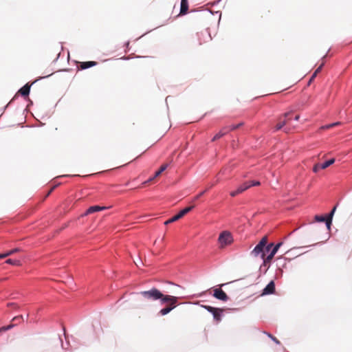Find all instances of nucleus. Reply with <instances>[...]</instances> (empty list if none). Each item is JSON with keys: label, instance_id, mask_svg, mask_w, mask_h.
Returning <instances> with one entry per match:
<instances>
[{"label": "nucleus", "instance_id": "f257e3e1", "mask_svg": "<svg viewBox=\"0 0 352 352\" xmlns=\"http://www.w3.org/2000/svg\"><path fill=\"white\" fill-rule=\"evenodd\" d=\"M272 246L273 243H270L267 245V237L265 236L256 245V247L252 251L251 254L254 256L261 255V257L265 261V258H266L265 252H269Z\"/></svg>", "mask_w": 352, "mask_h": 352}, {"label": "nucleus", "instance_id": "f03ea898", "mask_svg": "<svg viewBox=\"0 0 352 352\" xmlns=\"http://www.w3.org/2000/svg\"><path fill=\"white\" fill-rule=\"evenodd\" d=\"M177 297L170 295H166V296L163 298L162 301L160 303L162 305L166 304V306L164 308L162 309L160 311L159 314L162 316H165L168 314L177 307Z\"/></svg>", "mask_w": 352, "mask_h": 352}, {"label": "nucleus", "instance_id": "7ed1b4c3", "mask_svg": "<svg viewBox=\"0 0 352 352\" xmlns=\"http://www.w3.org/2000/svg\"><path fill=\"white\" fill-rule=\"evenodd\" d=\"M140 294L145 299L153 301L160 300V302L162 301L163 298L166 296V295L163 294L159 289L155 287L148 291H142Z\"/></svg>", "mask_w": 352, "mask_h": 352}, {"label": "nucleus", "instance_id": "20e7f679", "mask_svg": "<svg viewBox=\"0 0 352 352\" xmlns=\"http://www.w3.org/2000/svg\"><path fill=\"white\" fill-rule=\"evenodd\" d=\"M219 243L221 248H223L227 245H229L233 242V237L229 231L225 230L221 232L218 239Z\"/></svg>", "mask_w": 352, "mask_h": 352}, {"label": "nucleus", "instance_id": "39448f33", "mask_svg": "<svg viewBox=\"0 0 352 352\" xmlns=\"http://www.w3.org/2000/svg\"><path fill=\"white\" fill-rule=\"evenodd\" d=\"M293 111H289L284 113L282 116L278 118V123L276 125V130H280L284 126L289 124L292 120V115Z\"/></svg>", "mask_w": 352, "mask_h": 352}, {"label": "nucleus", "instance_id": "423d86ee", "mask_svg": "<svg viewBox=\"0 0 352 352\" xmlns=\"http://www.w3.org/2000/svg\"><path fill=\"white\" fill-rule=\"evenodd\" d=\"M193 208H194L193 206L185 208L184 209L182 210L178 214H177L176 215L173 216L172 218L164 222V224L168 225L169 223H171L176 221H178L179 219L182 218L184 215H186L187 213H188Z\"/></svg>", "mask_w": 352, "mask_h": 352}, {"label": "nucleus", "instance_id": "0eeeda50", "mask_svg": "<svg viewBox=\"0 0 352 352\" xmlns=\"http://www.w3.org/2000/svg\"><path fill=\"white\" fill-rule=\"evenodd\" d=\"M336 208H337V206H335L331 212L329 213V216L327 217H323V216H318V215H316L315 217V219L316 221H319V222H324L325 221L326 223V225L327 226L328 228H330V226L331 224V221H332V217L336 210Z\"/></svg>", "mask_w": 352, "mask_h": 352}, {"label": "nucleus", "instance_id": "6e6552de", "mask_svg": "<svg viewBox=\"0 0 352 352\" xmlns=\"http://www.w3.org/2000/svg\"><path fill=\"white\" fill-rule=\"evenodd\" d=\"M199 36V45H203L204 43H208L212 40V37L210 33L207 31H203L198 33Z\"/></svg>", "mask_w": 352, "mask_h": 352}, {"label": "nucleus", "instance_id": "1a4fd4ad", "mask_svg": "<svg viewBox=\"0 0 352 352\" xmlns=\"http://www.w3.org/2000/svg\"><path fill=\"white\" fill-rule=\"evenodd\" d=\"M250 187H251V185L248 182H245L244 184H243L242 185L239 186L236 190L231 191L230 195V196H232L233 197H236Z\"/></svg>", "mask_w": 352, "mask_h": 352}, {"label": "nucleus", "instance_id": "9d476101", "mask_svg": "<svg viewBox=\"0 0 352 352\" xmlns=\"http://www.w3.org/2000/svg\"><path fill=\"white\" fill-rule=\"evenodd\" d=\"M282 245H283L282 242L277 243L276 245H273L272 248L270 249L271 252H270V254L266 256V258H265V263H270L272 260L273 257L276 254L278 249L280 248V247Z\"/></svg>", "mask_w": 352, "mask_h": 352}, {"label": "nucleus", "instance_id": "9b49d317", "mask_svg": "<svg viewBox=\"0 0 352 352\" xmlns=\"http://www.w3.org/2000/svg\"><path fill=\"white\" fill-rule=\"evenodd\" d=\"M213 296L222 301H227L228 300L227 294L222 289L218 288L214 289Z\"/></svg>", "mask_w": 352, "mask_h": 352}, {"label": "nucleus", "instance_id": "f8f14e48", "mask_svg": "<svg viewBox=\"0 0 352 352\" xmlns=\"http://www.w3.org/2000/svg\"><path fill=\"white\" fill-rule=\"evenodd\" d=\"M275 292V284L274 281H271L263 290L262 295H267L274 294Z\"/></svg>", "mask_w": 352, "mask_h": 352}, {"label": "nucleus", "instance_id": "ddd939ff", "mask_svg": "<svg viewBox=\"0 0 352 352\" xmlns=\"http://www.w3.org/2000/svg\"><path fill=\"white\" fill-rule=\"evenodd\" d=\"M230 131V129H229V127L228 126H224L223 127L219 133H217L214 137L212 139V142H214L216 140H217L218 139L222 138L223 136H224L226 134H227L228 132Z\"/></svg>", "mask_w": 352, "mask_h": 352}, {"label": "nucleus", "instance_id": "4468645a", "mask_svg": "<svg viewBox=\"0 0 352 352\" xmlns=\"http://www.w3.org/2000/svg\"><path fill=\"white\" fill-rule=\"evenodd\" d=\"M104 209H106V207H101V206H93L89 207L85 213L84 214H82V216H87V215H88L89 214H92L94 212H99V211H101V210H104Z\"/></svg>", "mask_w": 352, "mask_h": 352}, {"label": "nucleus", "instance_id": "2eb2a0df", "mask_svg": "<svg viewBox=\"0 0 352 352\" xmlns=\"http://www.w3.org/2000/svg\"><path fill=\"white\" fill-rule=\"evenodd\" d=\"M223 311L224 309H223L216 308L215 311L211 312L216 322H219L221 320V316Z\"/></svg>", "mask_w": 352, "mask_h": 352}, {"label": "nucleus", "instance_id": "dca6fc26", "mask_svg": "<svg viewBox=\"0 0 352 352\" xmlns=\"http://www.w3.org/2000/svg\"><path fill=\"white\" fill-rule=\"evenodd\" d=\"M78 67L81 69H86L87 68L96 66L97 65V62L96 61H87V62H80L79 63Z\"/></svg>", "mask_w": 352, "mask_h": 352}, {"label": "nucleus", "instance_id": "f3484780", "mask_svg": "<svg viewBox=\"0 0 352 352\" xmlns=\"http://www.w3.org/2000/svg\"><path fill=\"white\" fill-rule=\"evenodd\" d=\"M30 87L31 85L27 83L19 90V93L24 97L28 96L30 94Z\"/></svg>", "mask_w": 352, "mask_h": 352}, {"label": "nucleus", "instance_id": "a211bd4d", "mask_svg": "<svg viewBox=\"0 0 352 352\" xmlns=\"http://www.w3.org/2000/svg\"><path fill=\"white\" fill-rule=\"evenodd\" d=\"M188 10V0H182L181 1V8H180V14H186Z\"/></svg>", "mask_w": 352, "mask_h": 352}, {"label": "nucleus", "instance_id": "6ab92c4d", "mask_svg": "<svg viewBox=\"0 0 352 352\" xmlns=\"http://www.w3.org/2000/svg\"><path fill=\"white\" fill-rule=\"evenodd\" d=\"M168 167V164H164L163 165L161 166L160 168L155 173V175L152 178H150L146 182H150L151 181H152L154 178L160 176L162 172H164Z\"/></svg>", "mask_w": 352, "mask_h": 352}, {"label": "nucleus", "instance_id": "aec40b11", "mask_svg": "<svg viewBox=\"0 0 352 352\" xmlns=\"http://www.w3.org/2000/svg\"><path fill=\"white\" fill-rule=\"evenodd\" d=\"M20 251V249L19 248H14V249H12L11 250H9L6 253H3V254H0V259H2V258H6L16 252H18Z\"/></svg>", "mask_w": 352, "mask_h": 352}, {"label": "nucleus", "instance_id": "412c9836", "mask_svg": "<svg viewBox=\"0 0 352 352\" xmlns=\"http://www.w3.org/2000/svg\"><path fill=\"white\" fill-rule=\"evenodd\" d=\"M23 321V317L22 315H19L15 317H14L10 324H16V326L19 325V324L22 323Z\"/></svg>", "mask_w": 352, "mask_h": 352}, {"label": "nucleus", "instance_id": "4be33fe9", "mask_svg": "<svg viewBox=\"0 0 352 352\" xmlns=\"http://www.w3.org/2000/svg\"><path fill=\"white\" fill-rule=\"evenodd\" d=\"M334 162H335V159L332 158L324 163H322L320 168L322 169H325L327 167H329V166H331V164H333Z\"/></svg>", "mask_w": 352, "mask_h": 352}, {"label": "nucleus", "instance_id": "5701e85b", "mask_svg": "<svg viewBox=\"0 0 352 352\" xmlns=\"http://www.w3.org/2000/svg\"><path fill=\"white\" fill-rule=\"evenodd\" d=\"M6 263H8V264L12 265H16V266L21 265V263L20 261L14 260V259H11V258L7 259L6 261Z\"/></svg>", "mask_w": 352, "mask_h": 352}, {"label": "nucleus", "instance_id": "b1692460", "mask_svg": "<svg viewBox=\"0 0 352 352\" xmlns=\"http://www.w3.org/2000/svg\"><path fill=\"white\" fill-rule=\"evenodd\" d=\"M16 324H8L7 326H3V327H1L0 328V333L12 329V328L16 327Z\"/></svg>", "mask_w": 352, "mask_h": 352}, {"label": "nucleus", "instance_id": "393cba45", "mask_svg": "<svg viewBox=\"0 0 352 352\" xmlns=\"http://www.w3.org/2000/svg\"><path fill=\"white\" fill-rule=\"evenodd\" d=\"M340 122H334V123H332V124H327V125H324L323 126L321 127V129H329L330 128H332L335 126H338V125H340Z\"/></svg>", "mask_w": 352, "mask_h": 352}, {"label": "nucleus", "instance_id": "a878e982", "mask_svg": "<svg viewBox=\"0 0 352 352\" xmlns=\"http://www.w3.org/2000/svg\"><path fill=\"white\" fill-rule=\"evenodd\" d=\"M202 307L206 309L210 313L214 312L216 311V307H213L209 305H202Z\"/></svg>", "mask_w": 352, "mask_h": 352}, {"label": "nucleus", "instance_id": "bb28decb", "mask_svg": "<svg viewBox=\"0 0 352 352\" xmlns=\"http://www.w3.org/2000/svg\"><path fill=\"white\" fill-rule=\"evenodd\" d=\"M324 65V63H322L316 70L315 72H314L313 74V77H316L317 76V74L320 72L322 67Z\"/></svg>", "mask_w": 352, "mask_h": 352}, {"label": "nucleus", "instance_id": "cd10ccee", "mask_svg": "<svg viewBox=\"0 0 352 352\" xmlns=\"http://www.w3.org/2000/svg\"><path fill=\"white\" fill-rule=\"evenodd\" d=\"M324 65V63H322L316 70L315 72H314L313 74V77H316L317 76V74L320 72L322 67Z\"/></svg>", "mask_w": 352, "mask_h": 352}, {"label": "nucleus", "instance_id": "c85d7f7f", "mask_svg": "<svg viewBox=\"0 0 352 352\" xmlns=\"http://www.w3.org/2000/svg\"><path fill=\"white\" fill-rule=\"evenodd\" d=\"M241 125H242V123H239V124H236V125L232 124V125L227 126L229 127V129L230 131H233V130L238 129Z\"/></svg>", "mask_w": 352, "mask_h": 352}, {"label": "nucleus", "instance_id": "c756f323", "mask_svg": "<svg viewBox=\"0 0 352 352\" xmlns=\"http://www.w3.org/2000/svg\"><path fill=\"white\" fill-rule=\"evenodd\" d=\"M267 336L273 340L274 341L276 344H280V341L274 336H273L272 334L270 333H267Z\"/></svg>", "mask_w": 352, "mask_h": 352}, {"label": "nucleus", "instance_id": "7c9ffc66", "mask_svg": "<svg viewBox=\"0 0 352 352\" xmlns=\"http://www.w3.org/2000/svg\"><path fill=\"white\" fill-rule=\"evenodd\" d=\"M8 307L13 308V309H18L19 308L18 305L14 303V302H9V303H8Z\"/></svg>", "mask_w": 352, "mask_h": 352}, {"label": "nucleus", "instance_id": "2f4dec72", "mask_svg": "<svg viewBox=\"0 0 352 352\" xmlns=\"http://www.w3.org/2000/svg\"><path fill=\"white\" fill-rule=\"evenodd\" d=\"M320 166H321V164H316V165L314 166L313 170H314L315 173L318 172L319 170L322 169V168H320Z\"/></svg>", "mask_w": 352, "mask_h": 352}, {"label": "nucleus", "instance_id": "473e14b6", "mask_svg": "<svg viewBox=\"0 0 352 352\" xmlns=\"http://www.w3.org/2000/svg\"><path fill=\"white\" fill-rule=\"evenodd\" d=\"M248 182L251 185V186H259L260 185V182H259L252 181V182Z\"/></svg>", "mask_w": 352, "mask_h": 352}, {"label": "nucleus", "instance_id": "72a5a7b5", "mask_svg": "<svg viewBox=\"0 0 352 352\" xmlns=\"http://www.w3.org/2000/svg\"><path fill=\"white\" fill-rule=\"evenodd\" d=\"M206 191H203L201 192H200L199 195H197L195 197V200H197L200 197H201L204 193H205Z\"/></svg>", "mask_w": 352, "mask_h": 352}, {"label": "nucleus", "instance_id": "f704fd0d", "mask_svg": "<svg viewBox=\"0 0 352 352\" xmlns=\"http://www.w3.org/2000/svg\"><path fill=\"white\" fill-rule=\"evenodd\" d=\"M56 188V186H53L50 190V191L48 192L47 196H48L54 190V188Z\"/></svg>", "mask_w": 352, "mask_h": 352}, {"label": "nucleus", "instance_id": "c9c22d12", "mask_svg": "<svg viewBox=\"0 0 352 352\" xmlns=\"http://www.w3.org/2000/svg\"><path fill=\"white\" fill-rule=\"evenodd\" d=\"M299 118H300V115L299 114L296 115L295 117H294V120H296V121H298L299 120Z\"/></svg>", "mask_w": 352, "mask_h": 352}, {"label": "nucleus", "instance_id": "e433bc0d", "mask_svg": "<svg viewBox=\"0 0 352 352\" xmlns=\"http://www.w3.org/2000/svg\"><path fill=\"white\" fill-rule=\"evenodd\" d=\"M316 77H313V75L311 76L310 80H309V82H311Z\"/></svg>", "mask_w": 352, "mask_h": 352}]
</instances>
